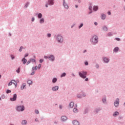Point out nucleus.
<instances>
[{
    "mask_svg": "<svg viewBox=\"0 0 125 125\" xmlns=\"http://www.w3.org/2000/svg\"><path fill=\"white\" fill-rule=\"evenodd\" d=\"M98 42H99V40L97 35H92L90 38V42L92 45H96V44H98Z\"/></svg>",
    "mask_w": 125,
    "mask_h": 125,
    "instance_id": "nucleus-1",
    "label": "nucleus"
},
{
    "mask_svg": "<svg viewBox=\"0 0 125 125\" xmlns=\"http://www.w3.org/2000/svg\"><path fill=\"white\" fill-rule=\"evenodd\" d=\"M54 38L56 39L58 43H62V42H64V37L62 36V34H59L55 35Z\"/></svg>",
    "mask_w": 125,
    "mask_h": 125,
    "instance_id": "nucleus-2",
    "label": "nucleus"
},
{
    "mask_svg": "<svg viewBox=\"0 0 125 125\" xmlns=\"http://www.w3.org/2000/svg\"><path fill=\"white\" fill-rule=\"evenodd\" d=\"M79 77L82 79H85V82H88V78H86V75H87V71L82 70L81 72L78 73Z\"/></svg>",
    "mask_w": 125,
    "mask_h": 125,
    "instance_id": "nucleus-3",
    "label": "nucleus"
},
{
    "mask_svg": "<svg viewBox=\"0 0 125 125\" xmlns=\"http://www.w3.org/2000/svg\"><path fill=\"white\" fill-rule=\"evenodd\" d=\"M44 58L46 60L49 59L51 62H54L55 61V56L52 54L49 55L48 56H44Z\"/></svg>",
    "mask_w": 125,
    "mask_h": 125,
    "instance_id": "nucleus-4",
    "label": "nucleus"
},
{
    "mask_svg": "<svg viewBox=\"0 0 125 125\" xmlns=\"http://www.w3.org/2000/svg\"><path fill=\"white\" fill-rule=\"evenodd\" d=\"M25 110V106L24 105H17L16 111L17 112H23Z\"/></svg>",
    "mask_w": 125,
    "mask_h": 125,
    "instance_id": "nucleus-5",
    "label": "nucleus"
},
{
    "mask_svg": "<svg viewBox=\"0 0 125 125\" xmlns=\"http://www.w3.org/2000/svg\"><path fill=\"white\" fill-rule=\"evenodd\" d=\"M114 105L115 107L117 108L119 106H120V99L117 98L116 99V100L114 101Z\"/></svg>",
    "mask_w": 125,
    "mask_h": 125,
    "instance_id": "nucleus-6",
    "label": "nucleus"
},
{
    "mask_svg": "<svg viewBox=\"0 0 125 125\" xmlns=\"http://www.w3.org/2000/svg\"><path fill=\"white\" fill-rule=\"evenodd\" d=\"M38 70V66H35V67H32V69H31V76H34L35 75V73L36 72V71Z\"/></svg>",
    "mask_w": 125,
    "mask_h": 125,
    "instance_id": "nucleus-7",
    "label": "nucleus"
},
{
    "mask_svg": "<svg viewBox=\"0 0 125 125\" xmlns=\"http://www.w3.org/2000/svg\"><path fill=\"white\" fill-rule=\"evenodd\" d=\"M10 101L12 102H14L17 100V94H14L13 95V97L10 98Z\"/></svg>",
    "mask_w": 125,
    "mask_h": 125,
    "instance_id": "nucleus-8",
    "label": "nucleus"
},
{
    "mask_svg": "<svg viewBox=\"0 0 125 125\" xmlns=\"http://www.w3.org/2000/svg\"><path fill=\"white\" fill-rule=\"evenodd\" d=\"M103 61H104V63H106V64H108V63L110 62V59L106 57H103Z\"/></svg>",
    "mask_w": 125,
    "mask_h": 125,
    "instance_id": "nucleus-9",
    "label": "nucleus"
},
{
    "mask_svg": "<svg viewBox=\"0 0 125 125\" xmlns=\"http://www.w3.org/2000/svg\"><path fill=\"white\" fill-rule=\"evenodd\" d=\"M86 95L85 94L84 92H82V93L77 94V98H83V97H85Z\"/></svg>",
    "mask_w": 125,
    "mask_h": 125,
    "instance_id": "nucleus-10",
    "label": "nucleus"
},
{
    "mask_svg": "<svg viewBox=\"0 0 125 125\" xmlns=\"http://www.w3.org/2000/svg\"><path fill=\"white\" fill-rule=\"evenodd\" d=\"M62 5L65 8V9H69V5L66 3V0H62Z\"/></svg>",
    "mask_w": 125,
    "mask_h": 125,
    "instance_id": "nucleus-11",
    "label": "nucleus"
},
{
    "mask_svg": "<svg viewBox=\"0 0 125 125\" xmlns=\"http://www.w3.org/2000/svg\"><path fill=\"white\" fill-rule=\"evenodd\" d=\"M88 112H89V107H86L84 109V111L83 112V114H84V115L88 114Z\"/></svg>",
    "mask_w": 125,
    "mask_h": 125,
    "instance_id": "nucleus-12",
    "label": "nucleus"
},
{
    "mask_svg": "<svg viewBox=\"0 0 125 125\" xmlns=\"http://www.w3.org/2000/svg\"><path fill=\"white\" fill-rule=\"evenodd\" d=\"M101 110H102V107H97L95 108L94 110V112L96 113V114H98V113H99V112H100Z\"/></svg>",
    "mask_w": 125,
    "mask_h": 125,
    "instance_id": "nucleus-13",
    "label": "nucleus"
},
{
    "mask_svg": "<svg viewBox=\"0 0 125 125\" xmlns=\"http://www.w3.org/2000/svg\"><path fill=\"white\" fill-rule=\"evenodd\" d=\"M47 3H48V5L51 6L54 5V0H48Z\"/></svg>",
    "mask_w": 125,
    "mask_h": 125,
    "instance_id": "nucleus-14",
    "label": "nucleus"
},
{
    "mask_svg": "<svg viewBox=\"0 0 125 125\" xmlns=\"http://www.w3.org/2000/svg\"><path fill=\"white\" fill-rule=\"evenodd\" d=\"M67 120H68V117H67V116L63 115L61 117L62 122H66Z\"/></svg>",
    "mask_w": 125,
    "mask_h": 125,
    "instance_id": "nucleus-15",
    "label": "nucleus"
},
{
    "mask_svg": "<svg viewBox=\"0 0 125 125\" xmlns=\"http://www.w3.org/2000/svg\"><path fill=\"white\" fill-rule=\"evenodd\" d=\"M36 16L37 15V17L38 18V19H41L42 18V14L39 13H36L35 14Z\"/></svg>",
    "mask_w": 125,
    "mask_h": 125,
    "instance_id": "nucleus-16",
    "label": "nucleus"
},
{
    "mask_svg": "<svg viewBox=\"0 0 125 125\" xmlns=\"http://www.w3.org/2000/svg\"><path fill=\"white\" fill-rule=\"evenodd\" d=\"M24 88H27V85L25 83H22L21 87V90H23Z\"/></svg>",
    "mask_w": 125,
    "mask_h": 125,
    "instance_id": "nucleus-17",
    "label": "nucleus"
},
{
    "mask_svg": "<svg viewBox=\"0 0 125 125\" xmlns=\"http://www.w3.org/2000/svg\"><path fill=\"white\" fill-rule=\"evenodd\" d=\"M102 101L103 104H107V98H106V97L103 98L102 99Z\"/></svg>",
    "mask_w": 125,
    "mask_h": 125,
    "instance_id": "nucleus-18",
    "label": "nucleus"
},
{
    "mask_svg": "<svg viewBox=\"0 0 125 125\" xmlns=\"http://www.w3.org/2000/svg\"><path fill=\"white\" fill-rule=\"evenodd\" d=\"M59 89V86H55L52 88V90L53 91H57V90H58Z\"/></svg>",
    "mask_w": 125,
    "mask_h": 125,
    "instance_id": "nucleus-19",
    "label": "nucleus"
},
{
    "mask_svg": "<svg viewBox=\"0 0 125 125\" xmlns=\"http://www.w3.org/2000/svg\"><path fill=\"white\" fill-rule=\"evenodd\" d=\"M72 124L73 125H80V122L77 120H74L72 121Z\"/></svg>",
    "mask_w": 125,
    "mask_h": 125,
    "instance_id": "nucleus-20",
    "label": "nucleus"
},
{
    "mask_svg": "<svg viewBox=\"0 0 125 125\" xmlns=\"http://www.w3.org/2000/svg\"><path fill=\"white\" fill-rule=\"evenodd\" d=\"M101 18L102 20H105L106 19V15L104 13H102L101 15Z\"/></svg>",
    "mask_w": 125,
    "mask_h": 125,
    "instance_id": "nucleus-21",
    "label": "nucleus"
},
{
    "mask_svg": "<svg viewBox=\"0 0 125 125\" xmlns=\"http://www.w3.org/2000/svg\"><path fill=\"white\" fill-rule=\"evenodd\" d=\"M120 115V113L118 111H115L113 114V117H117V116H119Z\"/></svg>",
    "mask_w": 125,
    "mask_h": 125,
    "instance_id": "nucleus-22",
    "label": "nucleus"
},
{
    "mask_svg": "<svg viewBox=\"0 0 125 125\" xmlns=\"http://www.w3.org/2000/svg\"><path fill=\"white\" fill-rule=\"evenodd\" d=\"M34 58H35V59L30 58V59H29V60H30V62H32L33 63H36V56H34Z\"/></svg>",
    "mask_w": 125,
    "mask_h": 125,
    "instance_id": "nucleus-23",
    "label": "nucleus"
},
{
    "mask_svg": "<svg viewBox=\"0 0 125 125\" xmlns=\"http://www.w3.org/2000/svg\"><path fill=\"white\" fill-rule=\"evenodd\" d=\"M119 49H120V48H119V47H115L113 49V52L117 53V52H118Z\"/></svg>",
    "mask_w": 125,
    "mask_h": 125,
    "instance_id": "nucleus-24",
    "label": "nucleus"
},
{
    "mask_svg": "<svg viewBox=\"0 0 125 125\" xmlns=\"http://www.w3.org/2000/svg\"><path fill=\"white\" fill-rule=\"evenodd\" d=\"M21 62H22L23 65H25V64L27 63V59L25 58H23L21 60Z\"/></svg>",
    "mask_w": 125,
    "mask_h": 125,
    "instance_id": "nucleus-25",
    "label": "nucleus"
},
{
    "mask_svg": "<svg viewBox=\"0 0 125 125\" xmlns=\"http://www.w3.org/2000/svg\"><path fill=\"white\" fill-rule=\"evenodd\" d=\"M21 124V125H27V124H28V122L27 121V120H22Z\"/></svg>",
    "mask_w": 125,
    "mask_h": 125,
    "instance_id": "nucleus-26",
    "label": "nucleus"
},
{
    "mask_svg": "<svg viewBox=\"0 0 125 125\" xmlns=\"http://www.w3.org/2000/svg\"><path fill=\"white\" fill-rule=\"evenodd\" d=\"M98 8H99L98 6L94 5L93 7V10L94 11H97V10H98Z\"/></svg>",
    "mask_w": 125,
    "mask_h": 125,
    "instance_id": "nucleus-27",
    "label": "nucleus"
},
{
    "mask_svg": "<svg viewBox=\"0 0 125 125\" xmlns=\"http://www.w3.org/2000/svg\"><path fill=\"white\" fill-rule=\"evenodd\" d=\"M39 23L40 24H43L44 23V19L43 18L40 19L39 21Z\"/></svg>",
    "mask_w": 125,
    "mask_h": 125,
    "instance_id": "nucleus-28",
    "label": "nucleus"
},
{
    "mask_svg": "<svg viewBox=\"0 0 125 125\" xmlns=\"http://www.w3.org/2000/svg\"><path fill=\"white\" fill-rule=\"evenodd\" d=\"M103 30L104 32H107L108 31V27L106 25H104L103 26Z\"/></svg>",
    "mask_w": 125,
    "mask_h": 125,
    "instance_id": "nucleus-29",
    "label": "nucleus"
},
{
    "mask_svg": "<svg viewBox=\"0 0 125 125\" xmlns=\"http://www.w3.org/2000/svg\"><path fill=\"white\" fill-rule=\"evenodd\" d=\"M57 82V78L55 77L54 78H53L52 80V83H56Z\"/></svg>",
    "mask_w": 125,
    "mask_h": 125,
    "instance_id": "nucleus-30",
    "label": "nucleus"
},
{
    "mask_svg": "<svg viewBox=\"0 0 125 125\" xmlns=\"http://www.w3.org/2000/svg\"><path fill=\"white\" fill-rule=\"evenodd\" d=\"M29 5H30V2H26L24 6V8H27Z\"/></svg>",
    "mask_w": 125,
    "mask_h": 125,
    "instance_id": "nucleus-31",
    "label": "nucleus"
},
{
    "mask_svg": "<svg viewBox=\"0 0 125 125\" xmlns=\"http://www.w3.org/2000/svg\"><path fill=\"white\" fill-rule=\"evenodd\" d=\"M69 107L70 108H73L74 107V102H71L69 103Z\"/></svg>",
    "mask_w": 125,
    "mask_h": 125,
    "instance_id": "nucleus-32",
    "label": "nucleus"
},
{
    "mask_svg": "<svg viewBox=\"0 0 125 125\" xmlns=\"http://www.w3.org/2000/svg\"><path fill=\"white\" fill-rule=\"evenodd\" d=\"M27 83L29 85H31V84H33V81L31 80H29L27 81Z\"/></svg>",
    "mask_w": 125,
    "mask_h": 125,
    "instance_id": "nucleus-33",
    "label": "nucleus"
},
{
    "mask_svg": "<svg viewBox=\"0 0 125 125\" xmlns=\"http://www.w3.org/2000/svg\"><path fill=\"white\" fill-rule=\"evenodd\" d=\"M21 70V68L19 67L18 69L16 70V72H17L18 74H20V71Z\"/></svg>",
    "mask_w": 125,
    "mask_h": 125,
    "instance_id": "nucleus-34",
    "label": "nucleus"
},
{
    "mask_svg": "<svg viewBox=\"0 0 125 125\" xmlns=\"http://www.w3.org/2000/svg\"><path fill=\"white\" fill-rule=\"evenodd\" d=\"M73 111L74 112V113H78L79 112V110H78V108H77V107H75L73 109Z\"/></svg>",
    "mask_w": 125,
    "mask_h": 125,
    "instance_id": "nucleus-35",
    "label": "nucleus"
},
{
    "mask_svg": "<svg viewBox=\"0 0 125 125\" xmlns=\"http://www.w3.org/2000/svg\"><path fill=\"white\" fill-rule=\"evenodd\" d=\"M64 77H66V73L63 72L61 75V78H64Z\"/></svg>",
    "mask_w": 125,
    "mask_h": 125,
    "instance_id": "nucleus-36",
    "label": "nucleus"
},
{
    "mask_svg": "<svg viewBox=\"0 0 125 125\" xmlns=\"http://www.w3.org/2000/svg\"><path fill=\"white\" fill-rule=\"evenodd\" d=\"M23 48L24 49H25V48H23V46H21L20 48V49H19V52H22V50H23Z\"/></svg>",
    "mask_w": 125,
    "mask_h": 125,
    "instance_id": "nucleus-37",
    "label": "nucleus"
},
{
    "mask_svg": "<svg viewBox=\"0 0 125 125\" xmlns=\"http://www.w3.org/2000/svg\"><path fill=\"white\" fill-rule=\"evenodd\" d=\"M83 26V23H80V25L78 26V28L80 29H81V28Z\"/></svg>",
    "mask_w": 125,
    "mask_h": 125,
    "instance_id": "nucleus-38",
    "label": "nucleus"
},
{
    "mask_svg": "<svg viewBox=\"0 0 125 125\" xmlns=\"http://www.w3.org/2000/svg\"><path fill=\"white\" fill-rule=\"evenodd\" d=\"M10 57H11L12 60H13L14 59H15V56H14V55L11 54L10 55Z\"/></svg>",
    "mask_w": 125,
    "mask_h": 125,
    "instance_id": "nucleus-39",
    "label": "nucleus"
},
{
    "mask_svg": "<svg viewBox=\"0 0 125 125\" xmlns=\"http://www.w3.org/2000/svg\"><path fill=\"white\" fill-rule=\"evenodd\" d=\"M123 119H124V117L121 115H120L118 117V120H119V121H121V120H123Z\"/></svg>",
    "mask_w": 125,
    "mask_h": 125,
    "instance_id": "nucleus-40",
    "label": "nucleus"
},
{
    "mask_svg": "<svg viewBox=\"0 0 125 125\" xmlns=\"http://www.w3.org/2000/svg\"><path fill=\"white\" fill-rule=\"evenodd\" d=\"M6 93H7V94H8V93H11V91L9 89H7L6 91Z\"/></svg>",
    "mask_w": 125,
    "mask_h": 125,
    "instance_id": "nucleus-41",
    "label": "nucleus"
},
{
    "mask_svg": "<svg viewBox=\"0 0 125 125\" xmlns=\"http://www.w3.org/2000/svg\"><path fill=\"white\" fill-rule=\"evenodd\" d=\"M84 64L85 65V66H88V62L87 61H85L84 62Z\"/></svg>",
    "mask_w": 125,
    "mask_h": 125,
    "instance_id": "nucleus-42",
    "label": "nucleus"
},
{
    "mask_svg": "<svg viewBox=\"0 0 125 125\" xmlns=\"http://www.w3.org/2000/svg\"><path fill=\"white\" fill-rule=\"evenodd\" d=\"M12 83H13V82H12V81H10L8 84V86H10V85H12Z\"/></svg>",
    "mask_w": 125,
    "mask_h": 125,
    "instance_id": "nucleus-43",
    "label": "nucleus"
},
{
    "mask_svg": "<svg viewBox=\"0 0 125 125\" xmlns=\"http://www.w3.org/2000/svg\"><path fill=\"white\" fill-rule=\"evenodd\" d=\"M47 38H51V34H50V33H48V34H47Z\"/></svg>",
    "mask_w": 125,
    "mask_h": 125,
    "instance_id": "nucleus-44",
    "label": "nucleus"
},
{
    "mask_svg": "<svg viewBox=\"0 0 125 125\" xmlns=\"http://www.w3.org/2000/svg\"><path fill=\"white\" fill-rule=\"evenodd\" d=\"M29 56V53H27L24 55V58H26V57H28Z\"/></svg>",
    "mask_w": 125,
    "mask_h": 125,
    "instance_id": "nucleus-45",
    "label": "nucleus"
},
{
    "mask_svg": "<svg viewBox=\"0 0 125 125\" xmlns=\"http://www.w3.org/2000/svg\"><path fill=\"white\" fill-rule=\"evenodd\" d=\"M39 62H40V63H42V62H43V59H41L39 60Z\"/></svg>",
    "mask_w": 125,
    "mask_h": 125,
    "instance_id": "nucleus-46",
    "label": "nucleus"
},
{
    "mask_svg": "<svg viewBox=\"0 0 125 125\" xmlns=\"http://www.w3.org/2000/svg\"><path fill=\"white\" fill-rule=\"evenodd\" d=\"M1 98H2V99H4V98H5V95H4V94H2L1 96Z\"/></svg>",
    "mask_w": 125,
    "mask_h": 125,
    "instance_id": "nucleus-47",
    "label": "nucleus"
},
{
    "mask_svg": "<svg viewBox=\"0 0 125 125\" xmlns=\"http://www.w3.org/2000/svg\"><path fill=\"white\" fill-rule=\"evenodd\" d=\"M31 63V61H30V59L26 62V65H29Z\"/></svg>",
    "mask_w": 125,
    "mask_h": 125,
    "instance_id": "nucleus-48",
    "label": "nucleus"
},
{
    "mask_svg": "<svg viewBox=\"0 0 125 125\" xmlns=\"http://www.w3.org/2000/svg\"><path fill=\"white\" fill-rule=\"evenodd\" d=\"M35 122H36V123H40V120H39V119L36 118L35 119Z\"/></svg>",
    "mask_w": 125,
    "mask_h": 125,
    "instance_id": "nucleus-49",
    "label": "nucleus"
},
{
    "mask_svg": "<svg viewBox=\"0 0 125 125\" xmlns=\"http://www.w3.org/2000/svg\"><path fill=\"white\" fill-rule=\"evenodd\" d=\"M95 67L96 68V69H99V65L98 64V63H97L96 64Z\"/></svg>",
    "mask_w": 125,
    "mask_h": 125,
    "instance_id": "nucleus-50",
    "label": "nucleus"
},
{
    "mask_svg": "<svg viewBox=\"0 0 125 125\" xmlns=\"http://www.w3.org/2000/svg\"><path fill=\"white\" fill-rule=\"evenodd\" d=\"M35 113H36V114H40V112L39 111V110H37V109H36V110H35Z\"/></svg>",
    "mask_w": 125,
    "mask_h": 125,
    "instance_id": "nucleus-51",
    "label": "nucleus"
},
{
    "mask_svg": "<svg viewBox=\"0 0 125 125\" xmlns=\"http://www.w3.org/2000/svg\"><path fill=\"white\" fill-rule=\"evenodd\" d=\"M107 36H108V37H111L112 36V33L111 32H109L108 34H107Z\"/></svg>",
    "mask_w": 125,
    "mask_h": 125,
    "instance_id": "nucleus-52",
    "label": "nucleus"
},
{
    "mask_svg": "<svg viewBox=\"0 0 125 125\" xmlns=\"http://www.w3.org/2000/svg\"><path fill=\"white\" fill-rule=\"evenodd\" d=\"M42 67V64H39V65H38V69H39V70H40V69H41V68Z\"/></svg>",
    "mask_w": 125,
    "mask_h": 125,
    "instance_id": "nucleus-53",
    "label": "nucleus"
},
{
    "mask_svg": "<svg viewBox=\"0 0 125 125\" xmlns=\"http://www.w3.org/2000/svg\"><path fill=\"white\" fill-rule=\"evenodd\" d=\"M115 40L116 41H117L118 42H120V41H121V39L119 38H116Z\"/></svg>",
    "mask_w": 125,
    "mask_h": 125,
    "instance_id": "nucleus-54",
    "label": "nucleus"
},
{
    "mask_svg": "<svg viewBox=\"0 0 125 125\" xmlns=\"http://www.w3.org/2000/svg\"><path fill=\"white\" fill-rule=\"evenodd\" d=\"M88 9L89 10H92V6H89Z\"/></svg>",
    "mask_w": 125,
    "mask_h": 125,
    "instance_id": "nucleus-55",
    "label": "nucleus"
},
{
    "mask_svg": "<svg viewBox=\"0 0 125 125\" xmlns=\"http://www.w3.org/2000/svg\"><path fill=\"white\" fill-rule=\"evenodd\" d=\"M87 52V50L85 49L83 51V53H86Z\"/></svg>",
    "mask_w": 125,
    "mask_h": 125,
    "instance_id": "nucleus-56",
    "label": "nucleus"
},
{
    "mask_svg": "<svg viewBox=\"0 0 125 125\" xmlns=\"http://www.w3.org/2000/svg\"><path fill=\"white\" fill-rule=\"evenodd\" d=\"M31 21H32V22H34L35 21V18H34V17L32 18Z\"/></svg>",
    "mask_w": 125,
    "mask_h": 125,
    "instance_id": "nucleus-57",
    "label": "nucleus"
},
{
    "mask_svg": "<svg viewBox=\"0 0 125 125\" xmlns=\"http://www.w3.org/2000/svg\"><path fill=\"white\" fill-rule=\"evenodd\" d=\"M59 108H60V109H62L63 108V107L62 106V105H59Z\"/></svg>",
    "mask_w": 125,
    "mask_h": 125,
    "instance_id": "nucleus-58",
    "label": "nucleus"
},
{
    "mask_svg": "<svg viewBox=\"0 0 125 125\" xmlns=\"http://www.w3.org/2000/svg\"><path fill=\"white\" fill-rule=\"evenodd\" d=\"M45 7H48V3L47 2V3L45 4Z\"/></svg>",
    "mask_w": 125,
    "mask_h": 125,
    "instance_id": "nucleus-59",
    "label": "nucleus"
},
{
    "mask_svg": "<svg viewBox=\"0 0 125 125\" xmlns=\"http://www.w3.org/2000/svg\"><path fill=\"white\" fill-rule=\"evenodd\" d=\"M94 25H95V26H97V25H98V23H97V22H94Z\"/></svg>",
    "mask_w": 125,
    "mask_h": 125,
    "instance_id": "nucleus-60",
    "label": "nucleus"
},
{
    "mask_svg": "<svg viewBox=\"0 0 125 125\" xmlns=\"http://www.w3.org/2000/svg\"><path fill=\"white\" fill-rule=\"evenodd\" d=\"M107 14H108V15H111V14H112L111 13V12H110V11H108V12H107Z\"/></svg>",
    "mask_w": 125,
    "mask_h": 125,
    "instance_id": "nucleus-61",
    "label": "nucleus"
},
{
    "mask_svg": "<svg viewBox=\"0 0 125 125\" xmlns=\"http://www.w3.org/2000/svg\"><path fill=\"white\" fill-rule=\"evenodd\" d=\"M71 75L72 76V77H76V76L75 75V74H74V73H71Z\"/></svg>",
    "mask_w": 125,
    "mask_h": 125,
    "instance_id": "nucleus-62",
    "label": "nucleus"
},
{
    "mask_svg": "<svg viewBox=\"0 0 125 125\" xmlns=\"http://www.w3.org/2000/svg\"><path fill=\"white\" fill-rule=\"evenodd\" d=\"M93 11L92 10H90V12H89V14H91V13H92Z\"/></svg>",
    "mask_w": 125,
    "mask_h": 125,
    "instance_id": "nucleus-63",
    "label": "nucleus"
},
{
    "mask_svg": "<svg viewBox=\"0 0 125 125\" xmlns=\"http://www.w3.org/2000/svg\"><path fill=\"white\" fill-rule=\"evenodd\" d=\"M75 25H76V24H73L71 26V28H74V26H75Z\"/></svg>",
    "mask_w": 125,
    "mask_h": 125,
    "instance_id": "nucleus-64",
    "label": "nucleus"
}]
</instances>
